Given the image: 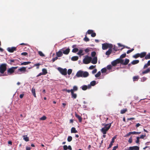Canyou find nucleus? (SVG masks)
I'll use <instances>...</instances> for the list:
<instances>
[{
    "label": "nucleus",
    "instance_id": "obj_7",
    "mask_svg": "<svg viewBox=\"0 0 150 150\" xmlns=\"http://www.w3.org/2000/svg\"><path fill=\"white\" fill-rule=\"evenodd\" d=\"M61 50H62L64 54L67 55L68 54L70 50L69 48H68L65 50V48H64L61 49Z\"/></svg>",
    "mask_w": 150,
    "mask_h": 150
},
{
    "label": "nucleus",
    "instance_id": "obj_47",
    "mask_svg": "<svg viewBox=\"0 0 150 150\" xmlns=\"http://www.w3.org/2000/svg\"><path fill=\"white\" fill-rule=\"evenodd\" d=\"M46 118L47 117L45 116H43L42 117H40V119L41 120H45L46 119Z\"/></svg>",
    "mask_w": 150,
    "mask_h": 150
},
{
    "label": "nucleus",
    "instance_id": "obj_23",
    "mask_svg": "<svg viewBox=\"0 0 150 150\" xmlns=\"http://www.w3.org/2000/svg\"><path fill=\"white\" fill-rule=\"evenodd\" d=\"M42 72L43 75H45L47 73V70L45 68L42 69Z\"/></svg>",
    "mask_w": 150,
    "mask_h": 150
},
{
    "label": "nucleus",
    "instance_id": "obj_29",
    "mask_svg": "<svg viewBox=\"0 0 150 150\" xmlns=\"http://www.w3.org/2000/svg\"><path fill=\"white\" fill-rule=\"evenodd\" d=\"M127 111V109L125 108V109L122 110L120 111V113L121 114H123L125 113Z\"/></svg>",
    "mask_w": 150,
    "mask_h": 150
},
{
    "label": "nucleus",
    "instance_id": "obj_39",
    "mask_svg": "<svg viewBox=\"0 0 150 150\" xmlns=\"http://www.w3.org/2000/svg\"><path fill=\"white\" fill-rule=\"evenodd\" d=\"M145 58L146 59H150V53H149L148 54L146 55Z\"/></svg>",
    "mask_w": 150,
    "mask_h": 150
},
{
    "label": "nucleus",
    "instance_id": "obj_26",
    "mask_svg": "<svg viewBox=\"0 0 150 150\" xmlns=\"http://www.w3.org/2000/svg\"><path fill=\"white\" fill-rule=\"evenodd\" d=\"M78 90V88L76 86H74L73 87V88L72 89H71V92H72V91H73V92H74V91H77Z\"/></svg>",
    "mask_w": 150,
    "mask_h": 150
},
{
    "label": "nucleus",
    "instance_id": "obj_31",
    "mask_svg": "<svg viewBox=\"0 0 150 150\" xmlns=\"http://www.w3.org/2000/svg\"><path fill=\"white\" fill-rule=\"evenodd\" d=\"M83 52V50H80L79 51V52L77 53V54L79 55H80V56L83 55H84V54H82Z\"/></svg>",
    "mask_w": 150,
    "mask_h": 150
},
{
    "label": "nucleus",
    "instance_id": "obj_11",
    "mask_svg": "<svg viewBox=\"0 0 150 150\" xmlns=\"http://www.w3.org/2000/svg\"><path fill=\"white\" fill-rule=\"evenodd\" d=\"M97 57H94L91 61V62L93 64H96L97 63Z\"/></svg>",
    "mask_w": 150,
    "mask_h": 150
},
{
    "label": "nucleus",
    "instance_id": "obj_16",
    "mask_svg": "<svg viewBox=\"0 0 150 150\" xmlns=\"http://www.w3.org/2000/svg\"><path fill=\"white\" fill-rule=\"evenodd\" d=\"M89 76L88 73L87 71H83L82 77H86Z\"/></svg>",
    "mask_w": 150,
    "mask_h": 150
},
{
    "label": "nucleus",
    "instance_id": "obj_45",
    "mask_svg": "<svg viewBox=\"0 0 150 150\" xmlns=\"http://www.w3.org/2000/svg\"><path fill=\"white\" fill-rule=\"evenodd\" d=\"M139 53H137L133 55V57L134 58L136 59L139 57Z\"/></svg>",
    "mask_w": 150,
    "mask_h": 150
},
{
    "label": "nucleus",
    "instance_id": "obj_34",
    "mask_svg": "<svg viewBox=\"0 0 150 150\" xmlns=\"http://www.w3.org/2000/svg\"><path fill=\"white\" fill-rule=\"evenodd\" d=\"M23 139L26 142H28L29 141V139L26 136H23Z\"/></svg>",
    "mask_w": 150,
    "mask_h": 150
},
{
    "label": "nucleus",
    "instance_id": "obj_10",
    "mask_svg": "<svg viewBox=\"0 0 150 150\" xmlns=\"http://www.w3.org/2000/svg\"><path fill=\"white\" fill-rule=\"evenodd\" d=\"M83 71H79L76 74V76L78 77H82Z\"/></svg>",
    "mask_w": 150,
    "mask_h": 150
},
{
    "label": "nucleus",
    "instance_id": "obj_56",
    "mask_svg": "<svg viewBox=\"0 0 150 150\" xmlns=\"http://www.w3.org/2000/svg\"><path fill=\"white\" fill-rule=\"evenodd\" d=\"M28 54V53L27 52H23L21 53V55L25 56H26Z\"/></svg>",
    "mask_w": 150,
    "mask_h": 150
},
{
    "label": "nucleus",
    "instance_id": "obj_18",
    "mask_svg": "<svg viewBox=\"0 0 150 150\" xmlns=\"http://www.w3.org/2000/svg\"><path fill=\"white\" fill-rule=\"evenodd\" d=\"M75 117L78 119L79 122H81L82 121V117L76 113L75 114Z\"/></svg>",
    "mask_w": 150,
    "mask_h": 150
},
{
    "label": "nucleus",
    "instance_id": "obj_42",
    "mask_svg": "<svg viewBox=\"0 0 150 150\" xmlns=\"http://www.w3.org/2000/svg\"><path fill=\"white\" fill-rule=\"evenodd\" d=\"M132 134H139L141 133V132H131Z\"/></svg>",
    "mask_w": 150,
    "mask_h": 150
},
{
    "label": "nucleus",
    "instance_id": "obj_13",
    "mask_svg": "<svg viewBox=\"0 0 150 150\" xmlns=\"http://www.w3.org/2000/svg\"><path fill=\"white\" fill-rule=\"evenodd\" d=\"M56 55L58 57H60L63 55L62 51L61 50L56 52Z\"/></svg>",
    "mask_w": 150,
    "mask_h": 150
},
{
    "label": "nucleus",
    "instance_id": "obj_60",
    "mask_svg": "<svg viewBox=\"0 0 150 150\" xmlns=\"http://www.w3.org/2000/svg\"><path fill=\"white\" fill-rule=\"evenodd\" d=\"M63 147L64 150H67L68 149V146L66 145H64Z\"/></svg>",
    "mask_w": 150,
    "mask_h": 150
},
{
    "label": "nucleus",
    "instance_id": "obj_8",
    "mask_svg": "<svg viewBox=\"0 0 150 150\" xmlns=\"http://www.w3.org/2000/svg\"><path fill=\"white\" fill-rule=\"evenodd\" d=\"M7 50L10 52H13L14 51H16V47H9L7 48Z\"/></svg>",
    "mask_w": 150,
    "mask_h": 150
},
{
    "label": "nucleus",
    "instance_id": "obj_50",
    "mask_svg": "<svg viewBox=\"0 0 150 150\" xmlns=\"http://www.w3.org/2000/svg\"><path fill=\"white\" fill-rule=\"evenodd\" d=\"M139 78V76H134L133 77V80L134 81H136V80H137Z\"/></svg>",
    "mask_w": 150,
    "mask_h": 150
},
{
    "label": "nucleus",
    "instance_id": "obj_53",
    "mask_svg": "<svg viewBox=\"0 0 150 150\" xmlns=\"http://www.w3.org/2000/svg\"><path fill=\"white\" fill-rule=\"evenodd\" d=\"M134 50V48H132L131 50H129L127 51V54H129L133 51Z\"/></svg>",
    "mask_w": 150,
    "mask_h": 150
},
{
    "label": "nucleus",
    "instance_id": "obj_51",
    "mask_svg": "<svg viewBox=\"0 0 150 150\" xmlns=\"http://www.w3.org/2000/svg\"><path fill=\"white\" fill-rule=\"evenodd\" d=\"M131 134H132L131 132H130L129 133H127L126 135H125V136H124V137H127Z\"/></svg>",
    "mask_w": 150,
    "mask_h": 150
},
{
    "label": "nucleus",
    "instance_id": "obj_9",
    "mask_svg": "<svg viewBox=\"0 0 150 150\" xmlns=\"http://www.w3.org/2000/svg\"><path fill=\"white\" fill-rule=\"evenodd\" d=\"M139 147L137 146H130L129 148L128 149H125L124 150H139Z\"/></svg>",
    "mask_w": 150,
    "mask_h": 150
},
{
    "label": "nucleus",
    "instance_id": "obj_15",
    "mask_svg": "<svg viewBox=\"0 0 150 150\" xmlns=\"http://www.w3.org/2000/svg\"><path fill=\"white\" fill-rule=\"evenodd\" d=\"M146 54V52H143L141 53H139V57L141 58H142L144 57H145Z\"/></svg>",
    "mask_w": 150,
    "mask_h": 150
},
{
    "label": "nucleus",
    "instance_id": "obj_1",
    "mask_svg": "<svg viewBox=\"0 0 150 150\" xmlns=\"http://www.w3.org/2000/svg\"><path fill=\"white\" fill-rule=\"evenodd\" d=\"M111 123L109 124L103 123L102 124V126L104 127L102 128L101 129V132L103 134H105L107 133V132L110 129L111 126Z\"/></svg>",
    "mask_w": 150,
    "mask_h": 150
},
{
    "label": "nucleus",
    "instance_id": "obj_22",
    "mask_svg": "<svg viewBox=\"0 0 150 150\" xmlns=\"http://www.w3.org/2000/svg\"><path fill=\"white\" fill-rule=\"evenodd\" d=\"M81 89L83 91L86 90L87 89H88V85H83L81 87Z\"/></svg>",
    "mask_w": 150,
    "mask_h": 150
},
{
    "label": "nucleus",
    "instance_id": "obj_54",
    "mask_svg": "<svg viewBox=\"0 0 150 150\" xmlns=\"http://www.w3.org/2000/svg\"><path fill=\"white\" fill-rule=\"evenodd\" d=\"M112 66L111 65H109L107 66V68L108 69L110 70L112 69Z\"/></svg>",
    "mask_w": 150,
    "mask_h": 150
},
{
    "label": "nucleus",
    "instance_id": "obj_49",
    "mask_svg": "<svg viewBox=\"0 0 150 150\" xmlns=\"http://www.w3.org/2000/svg\"><path fill=\"white\" fill-rule=\"evenodd\" d=\"M72 71V69H68L67 71V73L69 75H70Z\"/></svg>",
    "mask_w": 150,
    "mask_h": 150
},
{
    "label": "nucleus",
    "instance_id": "obj_55",
    "mask_svg": "<svg viewBox=\"0 0 150 150\" xmlns=\"http://www.w3.org/2000/svg\"><path fill=\"white\" fill-rule=\"evenodd\" d=\"M96 35V34L95 33L93 32V33H92L91 34V36L92 37H95Z\"/></svg>",
    "mask_w": 150,
    "mask_h": 150
},
{
    "label": "nucleus",
    "instance_id": "obj_20",
    "mask_svg": "<svg viewBox=\"0 0 150 150\" xmlns=\"http://www.w3.org/2000/svg\"><path fill=\"white\" fill-rule=\"evenodd\" d=\"M18 71L25 72L26 71V68L24 67H22L18 69Z\"/></svg>",
    "mask_w": 150,
    "mask_h": 150
},
{
    "label": "nucleus",
    "instance_id": "obj_33",
    "mask_svg": "<svg viewBox=\"0 0 150 150\" xmlns=\"http://www.w3.org/2000/svg\"><path fill=\"white\" fill-rule=\"evenodd\" d=\"M93 31L92 30H89L87 31V32L86 33V35L87 33L88 34L91 35L92 33H93Z\"/></svg>",
    "mask_w": 150,
    "mask_h": 150
},
{
    "label": "nucleus",
    "instance_id": "obj_41",
    "mask_svg": "<svg viewBox=\"0 0 150 150\" xmlns=\"http://www.w3.org/2000/svg\"><path fill=\"white\" fill-rule=\"evenodd\" d=\"M79 51V49L77 48H74L72 50V52L74 53H76Z\"/></svg>",
    "mask_w": 150,
    "mask_h": 150
},
{
    "label": "nucleus",
    "instance_id": "obj_35",
    "mask_svg": "<svg viewBox=\"0 0 150 150\" xmlns=\"http://www.w3.org/2000/svg\"><path fill=\"white\" fill-rule=\"evenodd\" d=\"M30 63V62H24L23 63H22L21 64V65H26L29 64Z\"/></svg>",
    "mask_w": 150,
    "mask_h": 150
},
{
    "label": "nucleus",
    "instance_id": "obj_25",
    "mask_svg": "<svg viewBox=\"0 0 150 150\" xmlns=\"http://www.w3.org/2000/svg\"><path fill=\"white\" fill-rule=\"evenodd\" d=\"M78 132L76 130L75 127H73L71 128V133H76Z\"/></svg>",
    "mask_w": 150,
    "mask_h": 150
},
{
    "label": "nucleus",
    "instance_id": "obj_46",
    "mask_svg": "<svg viewBox=\"0 0 150 150\" xmlns=\"http://www.w3.org/2000/svg\"><path fill=\"white\" fill-rule=\"evenodd\" d=\"M72 137L71 136H69L67 138V141L68 142H70L72 140Z\"/></svg>",
    "mask_w": 150,
    "mask_h": 150
},
{
    "label": "nucleus",
    "instance_id": "obj_43",
    "mask_svg": "<svg viewBox=\"0 0 150 150\" xmlns=\"http://www.w3.org/2000/svg\"><path fill=\"white\" fill-rule=\"evenodd\" d=\"M101 75V72L100 71H98L97 74L95 75L96 77L98 78Z\"/></svg>",
    "mask_w": 150,
    "mask_h": 150
},
{
    "label": "nucleus",
    "instance_id": "obj_27",
    "mask_svg": "<svg viewBox=\"0 0 150 150\" xmlns=\"http://www.w3.org/2000/svg\"><path fill=\"white\" fill-rule=\"evenodd\" d=\"M79 59L78 57L77 56H73L71 57V59L73 61H77Z\"/></svg>",
    "mask_w": 150,
    "mask_h": 150
},
{
    "label": "nucleus",
    "instance_id": "obj_38",
    "mask_svg": "<svg viewBox=\"0 0 150 150\" xmlns=\"http://www.w3.org/2000/svg\"><path fill=\"white\" fill-rule=\"evenodd\" d=\"M40 65L41 64H40L39 63H38L37 64H34L33 67H35V66H36V68L37 69H38L39 68V67Z\"/></svg>",
    "mask_w": 150,
    "mask_h": 150
},
{
    "label": "nucleus",
    "instance_id": "obj_24",
    "mask_svg": "<svg viewBox=\"0 0 150 150\" xmlns=\"http://www.w3.org/2000/svg\"><path fill=\"white\" fill-rule=\"evenodd\" d=\"M139 62V60H133L131 63V64L133 65H134L138 63Z\"/></svg>",
    "mask_w": 150,
    "mask_h": 150
},
{
    "label": "nucleus",
    "instance_id": "obj_63",
    "mask_svg": "<svg viewBox=\"0 0 150 150\" xmlns=\"http://www.w3.org/2000/svg\"><path fill=\"white\" fill-rule=\"evenodd\" d=\"M58 59L57 57H55L54 58H53L52 59V62H54L55 60H57Z\"/></svg>",
    "mask_w": 150,
    "mask_h": 150
},
{
    "label": "nucleus",
    "instance_id": "obj_40",
    "mask_svg": "<svg viewBox=\"0 0 150 150\" xmlns=\"http://www.w3.org/2000/svg\"><path fill=\"white\" fill-rule=\"evenodd\" d=\"M83 40H84V41H86V42L89 41L90 40L89 39L88 37H87L86 34V35L85 37L84 38Z\"/></svg>",
    "mask_w": 150,
    "mask_h": 150
},
{
    "label": "nucleus",
    "instance_id": "obj_28",
    "mask_svg": "<svg viewBox=\"0 0 150 150\" xmlns=\"http://www.w3.org/2000/svg\"><path fill=\"white\" fill-rule=\"evenodd\" d=\"M16 60L14 59H11L9 60L8 61L9 62H8V63L11 65H14V64H13V63Z\"/></svg>",
    "mask_w": 150,
    "mask_h": 150
},
{
    "label": "nucleus",
    "instance_id": "obj_3",
    "mask_svg": "<svg viewBox=\"0 0 150 150\" xmlns=\"http://www.w3.org/2000/svg\"><path fill=\"white\" fill-rule=\"evenodd\" d=\"M18 67H12L11 68H8L7 70V74H6V73L3 76L11 75L14 72L15 70L17 69Z\"/></svg>",
    "mask_w": 150,
    "mask_h": 150
},
{
    "label": "nucleus",
    "instance_id": "obj_30",
    "mask_svg": "<svg viewBox=\"0 0 150 150\" xmlns=\"http://www.w3.org/2000/svg\"><path fill=\"white\" fill-rule=\"evenodd\" d=\"M31 91H32V93L33 95V96H34L35 97H36L35 89L33 88H32Z\"/></svg>",
    "mask_w": 150,
    "mask_h": 150
},
{
    "label": "nucleus",
    "instance_id": "obj_6",
    "mask_svg": "<svg viewBox=\"0 0 150 150\" xmlns=\"http://www.w3.org/2000/svg\"><path fill=\"white\" fill-rule=\"evenodd\" d=\"M59 70L62 75H66L67 74V69H63L59 68Z\"/></svg>",
    "mask_w": 150,
    "mask_h": 150
},
{
    "label": "nucleus",
    "instance_id": "obj_52",
    "mask_svg": "<svg viewBox=\"0 0 150 150\" xmlns=\"http://www.w3.org/2000/svg\"><path fill=\"white\" fill-rule=\"evenodd\" d=\"M96 53L95 52H92L91 53V55L92 57H94L96 56Z\"/></svg>",
    "mask_w": 150,
    "mask_h": 150
},
{
    "label": "nucleus",
    "instance_id": "obj_2",
    "mask_svg": "<svg viewBox=\"0 0 150 150\" xmlns=\"http://www.w3.org/2000/svg\"><path fill=\"white\" fill-rule=\"evenodd\" d=\"M7 64L5 63L1 64L0 65V73L1 74H3L6 70L7 69ZM1 75L0 74V76Z\"/></svg>",
    "mask_w": 150,
    "mask_h": 150
},
{
    "label": "nucleus",
    "instance_id": "obj_5",
    "mask_svg": "<svg viewBox=\"0 0 150 150\" xmlns=\"http://www.w3.org/2000/svg\"><path fill=\"white\" fill-rule=\"evenodd\" d=\"M91 60L92 58L91 57L86 55L83 59V62L84 64H88L91 62Z\"/></svg>",
    "mask_w": 150,
    "mask_h": 150
},
{
    "label": "nucleus",
    "instance_id": "obj_17",
    "mask_svg": "<svg viewBox=\"0 0 150 150\" xmlns=\"http://www.w3.org/2000/svg\"><path fill=\"white\" fill-rule=\"evenodd\" d=\"M71 98H73V99H76L77 97V95L76 93H74V92H73V91H72V92H71Z\"/></svg>",
    "mask_w": 150,
    "mask_h": 150
},
{
    "label": "nucleus",
    "instance_id": "obj_62",
    "mask_svg": "<svg viewBox=\"0 0 150 150\" xmlns=\"http://www.w3.org/2000/svg\"><path fill=\"white\" fill-rule=\"evenodd\" d=\"M147 78L146 77H143L142 78V79L141 81L142 82H144L146 81V80Z\"/></svg>",
    "mask_w": 150,
    "mask_h": 150
},
{
    "label": "nucleus",
    "instance_id": "obj_44",
    "mask_svg": "<svg viewBox=\"0 0 150 150\" xmlns=\"http://www.w3.org/2000/svg\"><path fill=\"white\" fill-rule=\"evenodd\" d=\"M38 53L40 56L43 57L45 56V55L41 51H38Z\"/></svg>",
    "mask_w": 150,
    "mask_h": 150
},
{
    "label": "nucleus",
    "instance_id": "obj_57",
    "mask_svg": "<svg viewBox=\"0 0 150 150\" xmlns=\"http://www.w3.org/2000/svg\"><path fill=\"white\" fill-rule=\"evenodd\" d=\"M128 142L130 144H131L132 143V137H130L129 139Z\"/></svg>",
    "mask_w": 150,
    "mask_h": 150
},
{
    "label": "nucleus",
    "instance_id": "obj_61",
    "mask_svg": "<svg viewBox=\"0 0 150 150\" xmlns=\"http://www.w3.org/2000/svg\"><path fill=\"white\" fill-rule=\"evenodd\" d=\"M146 137V134H144V135H141L140 137V139H144L145 137Z\"/></svg>",
    "mask_w": 150,
    "mask_h": 150
},
{
    "label": "nucleus",
    "instance_id": "obj_12",
    "mask_svg": "<svg viewBox=\"0 0 150 150\" xmlns=\"http://www.w3.org/2000/svg\"><path fill=\"white\" fill-rule=\"evenodd\" d=\"M96 84V81H91L90 84L88 85V89L91 88V86H94Z\"/></svg>",
    "mask_w": 150,
    "mask_h": 150
},
{
    "label": "nucleus",
    "instance_id": "obj_58",
    "mask_svg": "<svg viewBox=\"0 0 150 150\" xmlns=\"http://www.w3.org/2000/svg\"><path fill=\"white\" fill-rule=\"evenodd\" d=\"M140 138L139 137H137V140L136 141V143H138L139 142Z\"/></svg>",
    "mask_w": 150,
    "mask_h": 150
},
{
    "label": "nucleus",
    "instance_id": "obj_21",
    "mask_svg": "<svg viewBox=\"0 0 150 150\" xmlns=\"http://www.w3.org/2000/svg\"><path fill=\"white\" fill-rule=\"evenodd\" d=\"M115 60V61L117 63V64L120 63L121 64V63L123 61V59H117Z\"/></svg>",
    "mask_w": 150,
    "mask_h": 150
},
{
    "label": "nucleus",
    "instance_id": "obj_59",
    "mask_svg": "<svg viewBox=\"0 0 150 150\" xmlns=\"http://www.w3.org/2000/svg\"><path fill=\"white\" fill-rule=\"evenodd\" d=\"M96 67V65L93 66L91 65L89 67V69H93Z\"/></svg>",
    "mask_w": 150,
    "mask_h": 150
},
{
    "label": "nucleus",
    "instance_id": "obj_19",
    "mask_svg": "<svg viewBox=\"0 0 150 150\" xmlns=\"http://www.w3.org/2000/svg\"><path fill=\"white\" fill-rule=\"evenodd\" d=\"M112 48H109L108 50L105 53V54L106 55H109L111 54V52L112 51Z\"/></svg>",
    "mask_w": 150,
    "mask_h": 150
},
{
    "label": "nucleus",
    "instance_id": "obj_37",
    "mask_svg": "<svg viewBox=\"0 0 150 150\" xmlns=\"http://www.w3.org/2000/svg\"><path fill=\"white\" fill-rule=\"evenodd\" d=\"M126 53H123V54L121 55L120 57V59H122V58H123L126 57Z\"/></svg>",
    "mask_w": 150,
    "mask_h": 150
},
{
    "label": "nucleus",
    "instance_id": "obj_36",
    "mask_svg": "<svg viewBox=\"0 0 150 150\" xmlns=\"http://www.w3.org/2000/svg\"><path fill=\"white\" fill-rule=\"evenodd\" d=\"M111 64L112 65L113 67H115L117 64V63L116 62L115 60H114L112 62Z\"/></svg>",
    "mask_w": 150,
    "mask_h": 150
},
{
    "label": "nucleus",
    "instance_id": "obj_32",
    "mask_svg": "<svg viewBox=\"0 0 150 150\" xmlns=\"http://www.w3.org/2000/svg\"><path fill=\"white\" fill-rule=\"evenodd\" d=\"M150 71V69L149 68L147 69L146 70L142 72V74H146Z\"/></svg>",
    "mask_w": 150,
    "mask_h": 150
},
{
    "label": "nucleus",
    "instance_id": "obj_4",
    "mask_svg": "<svg viewBox=\"0 0 150 150\" xmlns=\"http://www.w3.org/2000/svg\"><path fill=\"white\" fill-rule=\"evenodd\" d=\"M113 45L112 44H109L108 43H104L102 44V48L103 50H105L108 48H112Z\"/></svg>",
    "mask_w": 150,
    "mask_h": 150
},
{
    "label": "nucleus",
    "instance_id": "obj_14",
    "mask_svg": "<svg viewBox=\"0 0 150 150\" xmlns=\"http://www.w3.org/2000/svg\"><path fill=\"white\" fill-rule=\"evenodd\" d=\"M129 59H125V62H124V60H123V61L121 63V64L124 65H126L127 64L129 63Z\"/></svg>",
    "mask_w": 150,
    "mask_h": 150
},
{
    "label": "nucleus",
    "instance_id": "obj_64",
    "mask_svg": "<svg viewBox=\"0 0 150 150\" xmlns=\"http://www.w3.org/2000/svg\"><path fill=\"white\" fill-rule=\"evenodd\" d=\"M118 148V146L117 145L116 146H115L113 148L112 150H116V149H117Z\"/></svg>",
    "mask_w": 150,
    "mask_h": 150
},
{
    "label": "nucleus",
    "instance_id": "obj_48",
    "mask_svg": "<svg viewBox=\"0 0 150 150\" xmlns=\"http://www.w3.org/2000/svg\"><path fill=\"white\" fill-rule=\"evenodd\" d=\"M107 70L106 68H103L101 69V71L102 73H105L106 72Z\"/></svg>",
    "mask_w": 150,
    "mask_h": 150
}]
</instances>
